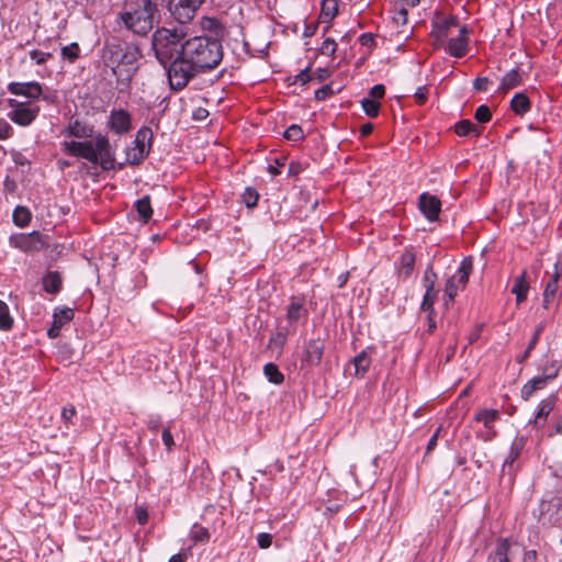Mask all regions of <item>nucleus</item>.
Returning <instances> with one entry per match:
<instances>
[{
  "instance_id": "f257e3e1",
  "label": "nucleus",
  "mask_w": 562,
  "mask_h": 562,
  "mask_svg": "<svg viewBox=\"0 0 562 562\" xmlns=\"http://www.w3.org/2000/svg\"><path fill=\"white\" fill-rule=\"evenodd\" d=\"M63 134L75 138H93L83 142L64 140L60 146L65 154L100 165L104 170L113 168L115 155L110 140L103 134L93 135L92 125L75 120L67 125Z\"/></svg>"
},
{
  "instance_id": "f03ea898",
  "label": "nucleus",
  "mask_w": 562,
  "mask_h": 562,
  "mask_svg": "<svg viewBox=\"0 0 562 562\" xmlns=\"http://www.w3.org/2000/svg\"><path fill=\"white\" fill-rule=\"evenodd\" d=\"M181 54L200 71L215 68L223 57L221 43L204 35L187 37Z\"/></svg>"
},
{
  "instance_id": "7ed1b4c3",
  "label": "nucleus",
  "mask_w": 562,
  "mask_h": 562,
  "mask_svg": "<svg viewBox=\"0 0 562 562\" xmlns=\"http://www.w3.org/2000/svg\"><path fill=\"white\" fill-rule=\"evenodd\" d=\"M158 5L154 0H126L119 20L138 35L147 34L157 22Z\"/></svg>"
},
{
  "instance_id": "20e7f679",
  "label": "nucleus",
  "mask_w": 562,
  "mask_h": 562,
  "mask_svg": "<svg viewBox=\"0 0 562 562\" xmlns=\"http://www.w3.org/2000/svg\"><path fill=\"white\" fill-rule=\"evenodd\" d=\"M188 37L186 26L181 24L175 29H158L153 35V48L157 59L167 65L181 55L183 43Z\"/></svg>"
},
{
  "instance_id": "39448f33",
  "label": "nucleus",
  "mask_w": 562,
  "mask_h": 562,
  "mask_svg": "<svg viewBox=\"0 0 562 562\" xmlns=\"http://www.w3.org/2000/svg\"><path fill=\"white\" fill-rule=\"evenodd\" d=\"M169 63L168 80L172 90L183 89L198 72H201L182 54Z\"/></svg>"
},
{
  "instance_id": "423d86ee",
  "label": "nucleus",
  "mask_w": 562,
  "mask_h": 562,
  "mask_svg": "<svg viewBox=\"0 0 562 562\" xmlns=\"http://www.w3.org/2000/svg\"><path fill=\"white\" fill-rule=\"evenodd\" d=\"M7 104L10 108L8 117L16 125L30 126L38 116L41 108L37 103L22 102L16 99H8Z\"/></svg>"
},
{
  "instance_id": "0eeeda50",
  "label": "nucleus",
  "mask_w": 562,
  "mask_h": 562,
  "mask_svg": "<svg viewBox=\"0 0 562 562\" xmlns=\"http://www.w3.org/2000/svg\"><path fill=\"white\" fill-rule=\"evenodd\" d=\"M471 258H464L458 270L452 274L445 284V306L448 307L457 296L458 292L465 288L469 277L472 272Z\"/></svg>"
},
{
  "instance_id": "6e6552de",
  "label": "nucleus",
  "mask_w": 562,
  "mask_h": 562,
  "mask_svg": "<svg viewBox=\"0 0 562 562\" xmlns=\"http://www.w3.org/2000/svg\"><path fill=\"white\" fill-rule=\"evenodd\" d=\"M8 91L13 95L26 99L24 102L36 103L40 99L47 103H55L56 101V95L45 93L43 86L37 81L10 82Z\"/></svg>"
},
{
  "instance_id": "1a4fd4ad",
  "label": "nucleus",
  "mask_w": 562,
  "mask_h": 562,
  "mask_svg": "<svg viewBox=\"0 0 562 562\" xmlns=\"http://www.w3.org/2000/svg\"><path fill=\"white\" fill-rule=\"evenodd\" d=\"M139 54L137 49H127L119 60L117 65L113 67V74L119 83L128 86L132 78L137 70V60Z\"/></svg>"
},
{
  "instance_id": "9d476101",
  "label": "nucleus",
  "mask_w": 562,
  "mask_h": 562,
  "mask_svg": "<svg viewBox=\"0 0 562 562\" xmlns=\"http://www.w3.org/2000/svg\"><path fill=\"white\" fill-rule=\"evenodd\" d=\"M205 0H170V12L180 23L191 21Z\"/></svg>"
},
{
  "instance_id": "9b49d317",
  "label": "nucleus",
  "mask_w": 562,
  "mask_h": 562,
  "mask_svg": "<svg viewBox=\"0 0 562 562\" xmlns=\"http://www.w3.org/2000/svg\"><path fill=\"white\" fill-rule=\"evenodd\" d=\"M106 125L116 135L126 134L132 130L131 114L123 109H113L110 112Z\"/></svg>"
},
{
  "instance_id": "f8f14e48",
  "label": "nucleus",
  "mask_w": 562,
  "mask_h": 562,
  "mask_svg": "<svg viewBox=\"0 0 562 562\" xmlns=\"http://www.w3.org/2000/svg\"><path fill=\"white\" fill-rule=\"evenodd\" d=\"M458 25V20L453 15H439L431 23V35L435 37V45H441L449 35L452 27Z\"/></svg>"
},
{
  "instance_id": "ddd939ff",
  "label": "nucleus",
  "mask_w": 562,
  "mask_h": 562,
  "mask_svg": "<svg viewBox=\"0 0 562 562\" xmlns=\"http://www.w3.org/2000/svg\"><path fill=\"white\" fill-rule=\"evenodd\" d=\"M325 349V342L321 338L311 339L306 342L304 348L303 364L308 367H316L321 363Z\"/></svg>"
},
{
  "instance_id": "4468645a",
  "label": "nucleus",
  "mask_w": 562,
  "mask_h": 562,
  "mask_svg": "<svg viewBox=\"0 0 562 562\" xmlns=\"http://www.w3.org/2000/svg\"><path fill=\"white\" fill-rule=\"evenodd\" d=\"M469 29L467 25H461L459 27V34L457 37H452L449 40L446 52L456 58L463 57L468 52V43H469Z\"/></svg>"
},
{
  "instance_id": "2eb2a0df",
  "label": "nucleus",
  "mask_w": 562,
  "mask_h": 562,
  "mask_svg": "<svg viewBox=\"0 0 562 562\" xmlns=\"http://www.w3.org/2000/svg\"><path fill=\"white\" fill-rule=\"evenodd\" d=\"M419 210L429 222H435L439 217L441 202L437 196L425 192L419 196Z\"/></svg>"
},
{
  "instance_id": "dca6fc26",
  "label": "nucleus",
  "mask_w": 562,
  "mask_h": 562,
  "mask_svg": "<svg viewBox=\"0 0 562 562\" xmlns=\"http://www.w3.org/2000/svg\"><path fill=\"white\" fill-rule=\"evenodd\" d=\"M74 315H75V313H74L72 308H69V307L57 308L53 315V324L47 330L48 337L49 338L58 337L61 327L65 324L72 321Z\"/></svg>"
},
{
  "instance_id": "f3484780",
  "label": "nucleus",
  "mask_w": 562,
  "mask_h": 562,
  "mask_svg": "<svg viewBox=\"0 0 562 562\" xmlns=\"http://www.w3.org/2000/svg\"><path fill=\"white\" fill-rule=\"evenodd\" d=\"M557 401L558 396L555 394H550L538 404V408L533 418V424L537 427L544 425L548 416L553 412L557 405Z\"/></svg>"
},
{
  "instance_id": "a211bd4d",
  "label": "nucleus",
  "mask_w": 562,
  "mask_h": 562,
  "mask_svg": "<svg viewBox=\"0 0 562 562\" xmlns=\"http://www.w3.org/2000/svg\"><path fill=\"white\" fill-rule=\"evenodd\" d=\"M529 292V283L527 281V272L524 270L514 278L512 293L516 296V303L519 305L526 301Z\"/></svg>"
},
{
  "instance_id": "6ab92c4d",
  "label": "nucleus",
  "mask_w": 562,
  "mask_h": 562,
  "mask_svg": "<svg viewBox=\"0 0 562 562\" xmlns=\"http://www.w3.org/2000/svg\"><path fill=\"white\" fill-rule=\"evenodd\" d=\"M306 315L307 311L304 308L303 301H292L286 312V319L289 323L286 331H290L291 328L294 329L296 322Z\"/></svg>"
},
{
  "instance_id": "aec40b11",
  "label": "nucleus",
  "mask_w": 562,
  "mask_h": 562,
  "mask_svg": "<svg viewBox=\"0 0 562 562\" xmlns=\"http://www.w3.org/2000/svg\"><path fill=\"white\" fill-rule=\"evenodd\" d=\"M415 266V255L411 251H405L401 255L398 266H397V274L402 280H407L411 278Z\"/></svg>"
},
{
  "instance_id": "412c9836",
  "label": "nucleus",
  "mask_w": 562,
  "mask_h": 562,
  "mask_svg": "<svg viewBox=\"0 0 562 562\" xmlns=\"http://www.w3.org/2000/svg\"><path fill=\"white\" fill-rule=\"evenodd\" d=\"M547 384L546 378H541L540 375L530 379L521 387L520 394L522 400L529 401L536 392L543 390Z\"/></svg>"
},
{
  "instance_id": "4be33fe9",
  "label": "nucleus",
  "mask_w": 562,
  "mask_h": 562,
  "mask_svg": "<svg viewBox=\"0 0 562 562\" xmlns=\"http://www.w3.org/2000/svg\"><path fill=\"white\" fill-rule=\"evenodd\" d=\"M355 367V374L357 376H363L371 364L370 348L362 350L352 360Z\"/></svg>"
},
{
  "instance_id": "5701e85b",
  "label": "nucleus",
  "mask_w": 562,
  "mask_h": 562,
  "mask_svg": "<svg viewBox=\"0 0 562 562\" xmlns=\"http://www.w3.org/2000/svg\"><path fill=\"white\" fill-rule=\"evenodd\" d=\"M151 137L153 133L148 127H142L136 133V137L133 142V146L137 149H145L146 155H148L150 146H151Z\"/></svg>"
},
{
  "instance_id": "b1692460",
  "label": "nucleus",
  "mask_w": 562,
  "mask_h": 562,
  "mask_svg": "<svg viewBox=\"0 0 562 562\" xmlns=\"http://www.w3.org/2000/svg\"><path fill=\"white\" fill-rule=\"evenodd\" d=\"M521 77L518 70L512 69L510 71L506 72L503 78L501 79V83L498 87V90L501 92H507L510 89L516 88L520 85Z\"/></svg>"
},
{
  "instance_id": "393cba45",
  "label": "nucleus",
  "mask_w": 562,
  "mask_h": 562,
  "mask_svg": "<svg viewBox=\"0 0 562 562\" xmlns=\"http://www.w3.org/2000/svg\"><path fill=\"white\" fill-rule=\"evenodd\" d=\"M559 272L555 271L551 279L548 281L544 292H543V305L548 308L551 301L554 299L557 291L559 289Z\"/></svg>"
},
{
  "instance_id": "a878e982",
  "label": "nucleus",
  "mask_w": 562,
  "mask_h": 562,
  "mask_svg": "<svg viewBox=\"0 0 562 562\" xmlns=\"http://www.w3.org/2000/svg\"><path fill=\"white\" fill-rule=\"evenodd\" d=\"M510 543L507 540H501L490 559L492 562H509Z\"/></svg>"
},
{
  "instance_id": "bb28decb",
  "label": "nucleus",
  "mask_w": 562,
  "mask_h": 562,
  "mask_svg": "<svg viewBox=\"0 0 562 562\" xmlns=\"http://www.w3.org/2000/svg\"><path fill=\"white\" fill-rule=\"evenodd\" d=\"M510 109L518 115H524L530 110V102L526 94L516 93L510 101Z\"/></svg>"
},
{
  "instance_id": "cd10ccee",
  "label": "nucleus",
  "mask_w": 562,
  "mask_h": 562,
  "mask_svg": "<svg viewBox=\"0 0 562 562\" xmlns=\"http://www.w3.org/2000/svg\"><path fill=\"white\" fill-rule=\"evenodd\" d=\"M44 290L48 293H57L61 288V278L58 272H48L43 278Z\"/></svg>"
},
{
  "instance_id": "c85d7f7f",
  "label": "nucleus",
  "mask_w": 562,
  "mask_h": 562,
  "mask_svg": "<svg viewBox=\"0 0 562 562\" xmlns=\"http://www.w3.org/2000/svg\"><path fill=\"white\" fill-rule=\"evenodd\" d=\"M338 12L337 0H323L322 1V10L321 18L323 22H330Z\"/></svg>"
},
{
  "instance_id": "c756f323",
  "label": "nucleus",
  "mask_w": 562,
  "mask_h": 562,
  "mask_svg": "<svg viewBox=\"0 0 562 562\" xmlns=\"http://www.w3.org/2000/svg\"><path fill=\"white\" fill-rule=\"evenodd\" d=\"M135 209L143 222H147L153 214V209L148 196H144L135 202Z\"/></svg>"
},
{
  "instance_id": "7c9ffc66",
  "label": "nucleus",
  "mask_w": 562,
  "mask_h": 562,
  "mask_svg": "<svg viewBox=\"0 0 562 562\" xmlns=\"http://www.w3.org/2000/svg\"><path fill=\"white\" fill-rule=\"evenodd\" d=\"M497 418L498 412L496 409H482L475 415V420L482 423L487 429L492 428Z\"/></svg>"
},
{
  "instance_id": "2f4dec72",
  "label": "nucleus",
  "mask_w": 562,
  "mask_h": 562,
  "mask_svg": "<svg viewBox=\"0 0 562 562\" xmlns=\"http://www.w3.org/2000/svg\"><path fill=\"white\" fill-rule=\"evenodd\" d=\"M263 373L269 382L273 384H281L284 380L283 374L280 372L274 363H267L263 367Z\"/></svg>"
},
{
  "instance_id": "473e14b6",
  "label": "nucleus",
  "mask_w": 562,
  "mask_h": 562,
  "mask_svg": "<svg viewBox=\"0 0 562 562\" xmlns=\"http://www.w3.org/2000/svg\"><path fill=\"white\" fill-rule=\"evenodd\" d=\"M13 326V318L10 315L9 306L0 300V329L9 330Z\"/></svg>"
},
{
  "instance_id": "72a5a7b5",
  "label": "nucleus",
  "mask_w": 562,
  "mask_h": 562,
  "mask_svg": "<svg viewBox=\"0 0 562 562\" xmlns=\"http://www.w3.org/2000/svg\"><path fill=\"white\" fill-rule=\"evenodd\" d=\"M147 157L145 149H137L135 146L126 148V164L138 165Z\"/></svg>"
},
{
  "instance_id": "f704fd0d",
  "label": "nucleus",
  "mask_w": 562,
  "mask_h": 562,
  "mask_svg": "<svg viewBox=\"0 0 562 562\" xmlns=\"http://www.w3.org/2000/svg\"><path fill=\"white\" fill-rule=\"evenodd\" d=\"M190 539L193 542V544L196 543H204L210 540V532L206 528L202 526L194 525L193 528L190 531Z\"/></svg>"
},
{
  "instance_id": "c9c22d12",
  "label": "nucleus",
  "mask_w": 562,
  "mask_h": 562,
  "mask_svg": "<svg viewBox=\"0 0 562 562\" xmlns=\"http://www.w3.org/2000/svg\"><path fill=\"white\" fill-rule=\"evenodd\" d=\"M13 221L18 226L23 227L31 221V213L27 209L18 206L13 212Z\"/></svg>"
},
{
  "instance_id": "e433bc0d",
  "label": "nucleus",
  "mask_w": 562,
  "mask_h": 562,
  "mask_svg": "<svg viewBox=\"0 0 562 562\" xmlns=\"http://www.w3.org/2000/svg\"><path fill=\"white\" fill-rule=\"evenodd\" d=\"M361 106L368 116H370V117L378 116L379 111H380V102L379 101L363 98L361 100Z\"/></svg>"
},
{
  "instance_id": "4c0bfd02",
  "label": "nucleus",
  "mask_w": 562,
  "mask_h": 562,
  "mask_svg": "<svg viewBox=\"0 0 562 562\" xmlns=\"http://www.w3.org/2000/svg\"><path fill=\"white\" fill-rule=\"evenodd\" d=\"M454 131L459 136H467L472 132H475V134H479L475 125L469 120H463V121L458 122L454 126Z\"/></svg>"
},
{
  "instance_id": "58836bf2",
  "label": "nucleus",
  "mask_w": 562,
  "mask_h": 562,
  "mask_svg": "<svg viewBox=\"0 0 562 562\" xmlns=\"http://www.w3.org/2000/svg\"><path fill=\"white\" fill-rule=\"evenodd\" d=\"M80 47L77 43H71L61 48L63 58L69 60L70 63L75 61L79 57Z\"/></svg>"
},
{
  "instance_id": "ea45409f",
  "label": "nucleus",
  "mask_w": 562,
  "mask_h": 562,
  "mask_svg": "<svg viewBox=\"0 0 562 562\" xmlns=\"http://www.w3.org/2000/svg\"><path fill=\"white\" fill-rule=\"evenodd\" d=\"M560 370V364L558 361L553 360L544 366L541 378H546V381L549 383L554 378H557Z\"/></svg>"
},
{
  "instance_id": "a19ab883",
  "label": "nucleus",
  "mask_w": 562,
  "mask_h": 562,
  "mask_svg": "<svg viewBox=\"0 0 562 562\" xmlns=\"http://www.w3.org/2000/svg\"><path fill=\"white\" fill-rule=\"evenodd\" d=\"M52 56V53L37 49L29 52L30 59L36 65H44Z\"/></svg>"
},
{
  "instance_id": "79ce46f5",
  "label": "nucleus",
  "mask_w": 562,
  "mask_h": 562,
  "mask_svg": "<svg viewBox=\"0 0 562 562\" xmlns=\"http://www.w3.org/2000/svg\"><path fill=\"white\" fill-rule=\"evenodd\" d=\"M303 136H304L303 130L301 128V126H299L296 124H292L284 132V137L289 140H293V142L302 139Z\"/></svg>"
},
{
  "instance_id": "37998d69",
  "label": "nucleus",
  "mask_w": 562,
  "mask_h": 562,
  "mask_svg": "<svg viewBox=\"0 0 562 562\" xmlns=\"http://www.w3.org/2000/svg\"><path fill=\"white\" fill-rule=\"evenodd\" d=\"M436 280H437V274L435 273V271L432 270L431 267H428L426 269L424 278H423L424 286L426 290H428V292L435 291Z\"/></svg>"
},
{
  "instance_id": "c03bdc74",
  "label": "nucleus",
  "mask_w": 562,
  "mask_h": 562,
  "mask_svg": "<svg viewBox=\"0 0 562 562\" xmlns=\"http://www.w3.org/2000/svg\"><path fill=\"white\" fill-rule=\"evenodd\" d=\"M437 296V291H429L426 290L423 302H422V310L425 312H429L430 314L434 312V302Z\"/></svg>"
},
{
  "instance_id": "a18cd8bd",
  "label": "nucleus",
  "mask_w": 562,
  "mask_h": 562,
  "mask_svg": "<svg viewBox=\"0 0 562 562\" xmlns=\"http://www.w3.org/2000/svg\"><path fill=\"white\" fill-rule=\"evenodd\" d=\"M258 193L251 188H247L243 194V200L247 207H254L258 202Z\"/></svg>"
},
{
  "instance_id": "49530a36",
  "label": "nucleus",
  "mask_w": 562,
  "mask_h": 562,
  "mask_svg": "<svg viewBox=\"0 0 562 562\" xmlns=\"http://www.w3.org/2000/svg\"><path fill=\"white\" fill-rule=\"evenodd\" d=\"M474 117L480 123H486L491 120V110L486 105H480L474 114Z\"/></svg>"
},
{
  "instance_id": "de8ad7c7",
  "label": "nucleus",
  "mask_w": 562,
  "mask_h": 562,
  "mask_svg": "<svg viewBox=\"0 0 562 562\" xmlns=\"http://www.w3.org/2000/svg\"><path fill=\"white\" fill-rule=\"evenodd\" d=\"M337 44L333 38H326L321 47V53L323 55L333 56L336 52Z\"/></svg>"
},
{
  "instance_id": "09e8293b",
  "label": "nucleus",
  "mask_w": 562,
  "mask_h": 562,
  "mask_svg": "<svg viewBox=\"0 0 562 562\" xmlns=\"http://www.w3.org/2000/svg\"><path fill=\"white\" fill-rule=\"evenodd\" d=\"M13 128L7 120L0 117V139H7L12 136Z\"/></svg>"
},
{
  "instance_id": "8fccbe9b",
  "label": "nucleus",
  "mask_w": 562,
  "mask_h": 562,
  "mask_svg": "<svg viewBox=\"0 0 562 562\" xmlns=\"http://www.w3.org/2000/svg\"><path fill=\"white\" fill-rule=\"evenodd\" d=\"M257 544L260 549H268L272 544V536L261 532L257 536Z\"/></svg>"
},
{
  "instance_id": "3c124183",
  "label": "nucleus",
  "mask_w": 562,
  "mask_h": 562,
  "mask_svg": "<svg viewBox=\"0 0 562 562\" xmlns=\"http://www.w3.org/2000/svg\"><path fill=\"white\" fill-rule=\"evenodd\" d=\"M384 93H385L384 86L375 85L370 89L368 99L379 101L380 99L383 98Z\"/></svg>"
},
{
  "instance_id": "603ef678",
  "label": "nucleus",
  "mask_w": 562,
  "mask_h": 562,
  "mask_svg": "<svg viewBox=\"0 0 562 562\" xmlns=\"http://www.w3.org/2000/svg\"><path fill=\"white\" fill-rule=\"evenodd\" d=\"M562 435V412L559 413L552 423L549 436Z\"/></svg>"
},
{
  "instance_id": "864d4df0",
  "label": "nucleus",
  "mask_w": 562,
  "mask_h": 562,
  "mask_svg": "<svg viewBox=\"0 0 562 562\" xmlns=\"http://www.w3.org/2000/svg\"><path fill=\"white\" fill-rule=\"evenodd\" d=\"M490 83L491 81L487 77H477L473 82V87L477 91H487Z\"/></svg>"
},
{
  "instance_id": "5fc2aeb1",
  "label": "nucleus",
  "mask_w": 562,
  "mask_h": 562,
  "mask_svg": "<svg viewBox=\"0 0 562 562\" xmlns=\"http://www.w3.org/2000/svg\"><path fill=\"white\" fill-rule=\"evenodd\" d=\"M542 329H543V327H542L541 325H539V326L536 328V330H535V333H533V335H532V338H531V340H530V341H529V344H528V347H527V355H529V353H530V351H531V350L535 348V346L537 345V342H538V340H539V337H540V335H541V333H542Z\"/></svg>"
},
{
  "instance_id": "6e6d98bb",
  "label": "nucleus",
  "mask_w": 562,
  "mask_h": 562,
  "mask_svg": "<svg viewBox=\"0 0 562 562\" xmlns=\"http://www.w3.org/2000/svg\"><path fill=\"white\" fill-rule=\"evenodd\" d=\"M415 100L418 104H424L427 100V90L425 87H420L416 90L415 94Z\"/></svg>"
},
{
  "instance_id": "4d7b16f0",
  "label": "nucleus",
  "mask_w": 562,
  "mask_h": 562,
  "mask_svg": "<svg viewBox=\"0 0 562 562\" xmlns=\"http://www.w3.org/2000/svg\"><path fill=\"white\" fill-rule=\"evenodd\" d=\"M161 439H162V442L165 443V446L167 447V449L170 450L171 447L173 446V438L168 428L164 429Z\"/></svg>"
},
{
  "instance_id": "13d9d810",
  "label": "nucleus",
  "mask_w": 562,
  "mask_h": 562,
  "mask_svg": "<svg viewBox=\"0 0 562 562\" xmlns=\"http://www.w3.org/2000/svg\"><path fill=\"white\" fill-rule=\"evenodd\" d=\"M331 93V88L329 86H324L321 89L315 91L316 100H324Z\"/></svg>"
},
{
  "instance_id": "bf43d9fd",
  "label": "nucleus",
  "mask_w": 562,
  "mask_h": 562,
  "mask_svg": "<svg viewBox=\"0 0 562 562\" xmlns=\"http://www.w3.org/2000/svg\"><path fill=\"white\" fill-rule=\"evenodd\" d=\"M76 415V408L70 405L68 407H64L61 411V418L65 422H69Z\"/></svg>"
},
{
  "instance_id": "052dcab7",
  "label": "nucleus",
  "mask_w": 562,
  "mask_h": 562,
  "mask_svg": "<svg viewBox=\"0 0 562 562\" xmlns=\"http://www.w3.org/2000/svg\"><path fill=\"white\" fill-rule=\"evenodd\" d=\"M518 456H519V451H518V449H517V448H515V447H512V448H510V451H509V453H508V457H507V458H506V460H505V463H506V464H507V463H508V464H512V463H513V462L518 458Z\"/></svg>"
},
{
  "instance_id": "680f3d73",
  "label": "nucleus",
  "mask_w": 562,
  "mask_h": 562,
  "mask_svg": "<svg viewBox=\"0 0 562 562\" xmlns=\"http://www.w3.org/2000/svg\"><path fill=\"white\" fill-rule=\"evenodd\" d=\"M136 514H137V520L140 525H144L147 522V519H148V515L146 513V510L142 509V508H138L136 510Z\"/></svg>"
},
{
  "instance_id": "e2e57ef3",
  "label": "nucleus",
  "mask_w": 562,
  "mask_h": 562,
  "mask_svg": "<svg viewBox=\"0 0 562 562\" xmlns=\"http://www.w3.org/2000/svg\"><path fill=\"white\" fill-rule=\"evenodd\" d=\"M406 16H407V12L405 9H401L396 16L394 18V20L396 21V23H402V24H405L406 23Z\"/></svg>"
},
{
  "instance_id": "0e129e2a",
  "label": "nucleus",
  "mask_w": 562,
  "mask_h": 562,
  "mask_svg": "<svg viewBox=\"0 0 562 562\" xmlns=\"http://www.w3.org/2000/svg\"><path fill=\"white\" fill-rule=\"evenodd\" d=\"M537 559V552L535 550L526 551L524 554V562H535Z\"/></svg>"
},
{
  "instance_id": "69168bd1",
  "label": "nucleus",
  "mask_w": 562,
  "mask_h": 562,
  "mask_svg": "<svg viewBox=\"0 0 562 562\" xmlns=\"http://www.w3.org/2000/svg\"><path fill=\"white\" fill-rule=\"evenodd\" d=\"M438 434H439V429L429 439L428 445H427V451H431L436 447Z\"/></svg>"
},
{
  "instance_id": "338daca9",
  "label": "nucleus",
  "mask_w": 562,
  "mask_h": 562,
  "mask_svg": "<svg viewBox=\"0 0 562 562\" xmlns=\"http://www.w3.org/2000/svg\"><path fill=\"white\" fill-rule=\"evenodd\" d=\"M187 560V554L186 553H177V554H173L170 559H169V562H186Z\"/></svg>"
},
{
  "instance_id": "774afa93",
  "label": "nucleus",
  "mask_w": 562,
  "mask_h": 562,
  "mask_svg": "<svg viewBox=\"0 0 562 562\" xmlns=\"http://www.w3.org/2000/svg\"><path fill=\"white\" fill-rule=\"evenodd\" d=\"M372 130H373V125L370 123H367L360 127V133L362 136H367V135L371 134Z\"/></svg>"
}]
</instances>
